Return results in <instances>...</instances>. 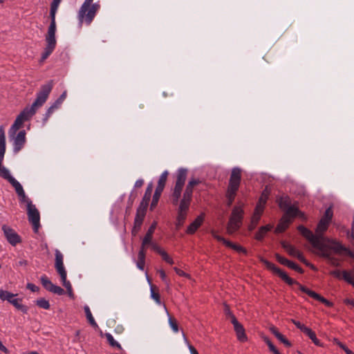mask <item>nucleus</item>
<instances>
[{
    "mask_svg": "<svg viewBox=\"0 0 354 354\" xmlns=\"http://www.w3.org/2000/svg\"><path fill=\"white\" fill-rule=\"evenodd\" d=\"M187 169L180 168L176 174V182L171 194V203L174 205H179L177 210L176 227L179 229L187 218V212L190 206V202L180 199L183 189L187 179Z\"/></svg>",
    "mask_w": 354,
    "mask_h": 354,
    "instance_id": "nucleus-1",
    "label": "nucleus"
},
{
    "mask_svg": "<svg viewBox=\"0 0 354 354\" xmlns=\"http://www.w3.org/2000/svg\"><path fill=\"white\" fill-rule=\"evenodd\" d=\"M260 261L266 266L268 269L271 270L274 274H277L283 281H284L286 283H288L290 286H292L293 284H297L299 286V288L301 291L303 292H305L310 297L322 302L324 305H326L328 307H332L333 306V304L328 301V299H325L324 297H322L317 292L308 289V288L302 286L295 280L292 279L290 277L288 276V274L281 270L279 268L276 266L274 263L268 261V260L265 259L263 257L260 258Z\"/></svg>",
    "mask_w": 354,
    "mask_h": 354,
    "instance_id": "nucleus-2",
    "label": "nucleus"
},
{
    "mask_svg": "<svg viewBox=\"0 0 354 354\" xmlns=\"http://www.w3.org/2000/svg\"><path fill=\"white\" fill-rule=\"evenodd\" d=\"M62 0H53L50 4V24L48 28L46 36V46L41 56V62L46 60L53 52L55 48L57 41L55 38L56 21L55 15Z\"/></svg>",
    "mask_w": 354,
    "mask_h": 354,
    "instance_id": "nucleus-3",
    "label": "nucleus"
},
{
    "mask_svg": "<svg viewBox=\"0 0 354 354\" xmlns=\"http://www.w3.org/2000/svg\"><path fill=\"white\" fill-rule=\"evenodd\" d=\"M53 87V80L48 81L41 86V90L37 94L35 102L30 106L26 107L19 115L24 120L27 121L36 113L37 109L41 107L47 100Z\"/></svg>",
    "mask_w": 354,
    "mask_h": 354,
    "instance_id": "nucleus-4",
    "label": "nucleus"
},
{
    "mask_svg": "<svg viewBox=\"0 0 354 354\" xmlns=\"http://www.w3.org/2000/svg\"><path fill=\"white\" fill-rule=\"evenodd\" d=\"M93 0H85L81 6L77 13L80 27H82L83 23L87 26L90 25L100 10V3H93Z\"/></svg>",
    "mask_w": 354,
    "mask_h": 354,
    "instance_id": "nucleus-5",
    "label": "nucleus"
},
{
    "mask_svg": "<svg viewBox=\"0 0 354 354\" xmlns=\"http://www.w3.org/2000/svg\"><path fill=\"white\" fill-rule=\"evenodd\" d=\"M241 180V170L239 167H234L232 169L230 177L229 185L227 189L226 198L227 199V205L232 204L236 192L239 189Z\"/></svg>",
    "mask_w": 354,
    "mask_h": 354,
    "instance_id": "nucleus-6",
    "label": "nucleus"
},
{
    "mask_svg": "<svg viewBox=\"0 0 354 354\" xmlns=\"http://www.w3.org/2000/svg\"><path fill=\"white\" fill-rule=\"evenodd\" d=\"M298 230L310 243L313 248L320 251L322 255H328L326 244L320 239L319 236L314 234L310 230L303 225H299Z\"/></svg>",
    "mask_w": 354,
    "mask_h": 354,
    "instance_id": "nucleus-7",
    "label": "nucleus"
},
{
    "mask_svg": "<svg viewBox=\"0 0 354 354\" xmlns=\"http://www.w3.org/2000/svg\"><path fill=\"white\" fill-rule=\"evenodd\" d=\"M243 214L244 211L241 206L234 207L227 226V232L229 234H234L241 227Z\"/></svg>",
    "mask_w": 354,
    "mask_h": 354,
    "instance_id": "nucleus-8",
    "label": "nucleus"
},
{
    "mask_svg": "<svg viewBox=\"0 0 354 354\" xmlns=\"http://www.w3.org/2000/svg\"><path fill=\"white\" fill-rule=\"evenodd\" d=\"M55 268L59 274L62 285L66 290L72 288L71 283L67 280V272L64 266V257L59 250H55Z\"/></svg>",
    "mask_w": 354,
    "mask_h": 354,
    "instance_id": "nucleus-9",
    "label": "nucleus"
},
{
    "mask_svg": "<svg viewBox=\"0 0 354 354\" xmlns=\"http://www.w3.org/2000/svg\"><path fill=\"white\" fill-rule=\"evenodd\" d=\"M25 203L26 204L28 221L32 225L34 232L37 233L40 227L39 212L31 200H28Z\"/></svg>",
    "mask_w": 354,
    "mask_h": 354,
    "instance_id": "nucleus-10",
    "label": "nucleus"
},
{
    "mask_svg": "<svg viewBox=\"0 0 354 354\" xmlns=\"http://www.w3.org/2000/svg\"><path fill=\"white\" fill-rule=\"evenodd\" d=\"M281 245L282 248L289 254V255L297 257L300 261L305 263L306 266H310L312 269H315V266L308 263L304 255L293 245L286 241H281Z\"/></svg>",
    "mask_w": 354,
    "mask_h": 354,
    "instance_id": "nucleus-11",
    "label": "nucleus"
},
{
    "mask_svg": "<svg viewBox=\"0 0 354 354\" xmlns=\"http://www.w3.org/2000/svg\"><path fill=\"white\" fill-rule=\"evenodd\" d=\"M2 230L6 240L12 246H15L17 244L21 242L20 236L10 227L3 225L2 226Z\"/></svg>",
    "mask_w": 354,
    "mask_h": 354,
    "instance_id": "nucleus-12",
    "label": "nucleus"
},
{
    "mask_svg": "<svg viewBox=\"0 0 354 354\" xmlns=\"http://www.w3.org/2000/svg\"><path fill=\"white\" fill-rule=\"evenodd\" d=\"M201 183V180L199 179L192 178L190 179L186 185L185 189L183 192V197L181 199L184 201H187L191 203L193 195V190L194 186Z\"/></svg>",
    "mask_w": 354,
    "mask_h": 354,
    "instance_id": "nucleus-13",
    "label": "nucleus"
},
{
    "mask_svg": "<svg viewBox=\"0 0 354 354\" xmlns=\"http://www.w3.org/2000/svg\"><path fill=\"white\" fill-rule=\"evenodd\" d=\"M15 188L21 203H25L30 200L26 195L21 185L14 178L9 182Z\"/></svg>",
    "mask_w": 354,
    "mask_h": 354,
    "instance_id": "nucleus-14",
    "label": "nucleus"
},
{
    "mask_svg": "<svg viewBox=\"0 0 354 354\" xmlns=\"http://www.w3.org/2000/svg\"><path fill=\"white\" fill-rule=\"evenodd\" d=\"M232 324L234 326V329L236 332L237 339L242 342H246L248 337L245 335V328L243 326L240 324L236 317H233V320H232Z\"/></svg>",
    "mask_w": 354,
    "mask_h": 354,
    "instance_id": "nucleus-15",
    "label": "nucleus"
},
{
    "mask_svg": "<svg viewBox=\"0 0 354 354\" xmlns=\"http://www.w3.org/2000/svg\"><path fill=\"white\" fill-rule=\"evenodd\" d=\"M26 142V132L24 130L20 131L15 138L13 143V150L15 153H18L24 146Z\"/></svg>",
    "mask_w": 354,
    "mask_h": 354,
    "instance_id": "nucleus-16",
    "label": "nucleus"
},
{
    "mask_svg": "<svg viewBox=\"0 0 354 354\" xmlns=\"http://www.w3.org/2000/svg\"><path fill=\"white\" fill-rule=\"evenodd\" d=\"M153 188V187L152 183H149L147 187V189L145 190L144 196H143V198L140 202V204L138 208H141V209L147 210V208L149 205V202L151 198Z\"/></svg>",
    "mask_w": 354,
    "mask_h": 354,
    "instance_id": "nucleus-17",
    "label": "nucleus"
},
{
    "mask_svg": "<svg viewBox=\"0 0 354 354\" xmlns=\"http://www.w3.org/2000/svg\"><path fill=\"white\" fill-rule=\"evenodd\" d=\"M146 211L147 210L141 209V208L137 209L135 219H134L133 230H135L136 229H137L138 230H140V228L142 224L144 218L145 216ZM136 232H134V231L132 232L133 235H136Z\"/></svg>",
    "mask_w": 354,
    "mask_h": 354,
    "instance_id": "nucleus-18",
    "label": "nucleus"
},
{
    "mask_svg": "<svg viewBox=\"0 0 354 354\" xmlns=\"http://www.w3.org/2000/svg\"><path fill=\"white\" fill-rule=\"evenodd\" d=\"M204 220L203 214L198 216L196 219L187 227L186 232L189 234H193L198 228L202 225Z\"/></svg>",
    "mask_w": 354,
    "mask_h": 354,
    "instance_id": "nucleus-19",
    "label": "nucleus"
},
{
    "mask_svg": "<svg viewBox=\"0 0 354 354\" xmlns=\"http://www.w3.org/2000/svg\"><path fill=\"white\" fill-rule=\"evenodd\" d=\"M330 243H331V245L328 246V248H329L330 252H331V250L334 251L335 253H340L342 252H345L348 253L349 255H351V256L352 255L351 252L348 248H346L345 246L342 245L340 243L335 241H331Z\"/></svg>",
    "mask_w": 354,
    "mask_h": 354,
    "instance_id": "nucleus-20",
    "label": "nucleus"
},
{
    "mask_svg": "<svg viewBox=\"0 0 354 354\" xmlns=\"http://www.w3.org/2000/svg\"><path fill=\"white\" fill-rule=\"evenodd\" d=\"M268 198V194H266L265 192H263L261 194V195L259 199V201L256 205L254 212H257L258 213H260L262 214Z\"/></svg>",
    "mask_w": 354,
    "mask_h": 354,
    "instance_id": "nucleus-21",
    "label": "nucleus"
},
{
    "mask_svg": "<svg viewBox=\"0 0 354 354\" xmlns=\"http://www.w3.org/2000/svg\"><path fill=\"white\" fill-rule=\"evenodd\" d=\"M328 222L326 221L325 219H320L316 228V234L320 237V239L323 241V234L327 230Z\"/></svg>",
    "mask_w": 354,
    "mask_h": 354,
    "instance_id": "nucleus-22",
    "label": "nucleus"
},
{
    "mask_svg": "<svg viewBox=\"0 0 354 354\" xmlns=\"http://www.w3.org/2000/svg\"><path fill=\"white\" fill-rule=\"evenodd\" d=\"M290 222V219L287 218V216H282L275 228V233L279 234L283 232L288 228Z\"/></svg>",
    "mask_w": 354,
    "mask_h": 354,
    "instance_id": "nucleus-23",
    "label": "nucleus"
},
{
    "mask_svg": "<svg viewBox=\"0 0 354 354\" xmlns=\"http://www.w3.org/2000/svg\"><path fill=\"white\" fill-rule=\"evenodd\" d=\"M273 226L270 224L262 226L259 228V231L255 234V239L257 241L263 239L266 234L272 229Z\"/></svg>",
    "mask_w": 354,
    "mask_h": 354,
    "instance_id": "nucleus-24",
    "label": "nucleus"
},
{
    "mask_svg": "<svg viewBox=\"0 0 354 354\" xmlns=\"http://www.w3.org/2000/svg\"><path fill=\"white\" fill-rule=\"evenodd\" d=\"M284 211H285V214H283V216H287V218H290V220H291V218L296 217L297 216H298L300 214V211L295 205L290 206L289 207L286 209Z\"/></svg>",
    "mask_w": 354,
    "mask_h": 354,
    "instance_id": "nucleus-25",
    "label": "nucleus"
},
{
    "mask_svg": "<svg viewBox=\"0 0 354 354\" xmlns=\"http://www.w3.org/2000/svg\"><path fill=\"white\" fill-rule=\"evenodd\" d=\"M22 301V299L21 298H15L14 297L12 301H10V304L13 305L17 310H21L24 313H27L28 307L21 304Z\"/></svg>",
    "mask_w": 354,
    "mask_h": 354,
    "instance_id": "nucleus-26",
    "label": "nucleus"
},
{
    "mask_svg": "<svg viewBox=\"0 0 354 354\" xmlns=\"http://www.w3.org/2000/svg\"><path fill=\"white\" fill-rule=\"evenodd\" d=\"M156 225H157V223L156 222H153L151 226L149 227L147 233L145 234L144 238L142 239H144V243H146V242H151L152 239H153V234L154 233V231L156 230Z\"/></svg>",
    "mask_w": 354,
    "mask_h": 354,
    "instance_id": "nucleus-27",
    "label": "nucleus"
},
{
    "mask_svg": "<svg viewBox=\"0 0 354 354\" xmlns=\"http://www.w3.org/2000/svg\"><path fill=\"white\" fill-rule=\"evenodd\" d=\"M17 295L13 294L8 290L0 289V299L3 301H7L10 304V301Z\"/></svg>",
    "mask_w": 354,
    "mask_h": 354,
    "instance_id": "nucleus-28",
    "label": "nucleus"
},
{
    "mask_svg": "<svg viewBox=\"0 0 354 354\" xmlns=\"http://www.w3.org/2000/svg\"><path fill=\"white\" fill-rule=\"evenodd\" d=\"M168 174H169L168 171L165 170L160 175V176L158 179V185L156 187V188L158 189V191L159 190L163 191L165 186L167 179Z\"/></svg>",
    "mask_w": 354,
    "mask_h": 354,
    "instance_id": "nucleus-29",
    "label": "nucleus"
},
{
    "mask_svg": "<svg viewBox=\"0 0 354 354\" xmlns=\"http://www.w3.org/2000/svg\"><path fill=\"white\" fill-rule=\"evenodd\" d=\"M40 281L43 287L48 291L51 292L55 284L51 282L47 276L45 274L42 275L40 278Z\"/></svg>",
    "mask_w": 354,
    "mask_h": 354,
    "instance_id": "nucleus-30",
    "label": "nucleus"
},
{
    "mask_svg": "<svg viewBox=\"0 0 354 354\" xmlns=\"http://www.w3.org/2000/svg\"><path fill=\"white\" fill-rule=\"evenodd\" d=\"M84 309L86 319H87L88 322H89V324L95 328H98V325L97 324L96 322L95 321L89 307L88 306H85Z\"/></svg>",
    "mask_w": 354,
    "mask_h": 354,
    "instance_id": "nucleus-31",
    "label": "nucleus"
},
{
    "mask_svg": "<svg viewBox=\"0 0 354 354\" xmlns=\"http://www.w3.org/2000/svg\"><path fill=\"white\" fill-rule=\"evenodd\" d=\"M2 162H0V176L10 182L14 177L11 176L10 171L2 165Z\"/></svg>",
    "mask_w": 354,
    "mask_h": 354,
    "instance_id": "nucleus-32",
    "label": "nucleus"
},
{
    "mask_svg": "<svg viewBox=\"0 0 354 354\" xmlns=\"http://www.w3.org/2000/svg\"><path fill=\"white\" fill-rule=\"evenodd\" d=\"M261 214L258 213L257 212H254V214L251 218L250 224L249 225L250 230H253L256 227V226L259 223V221L261 219Z\"/></svg>",
    "mask_w": 354,
    "mask_h": 354,
    "instance_id": "nucleus-33",
    "label": "nucleus"
},
{
    "mask_svg": "<svg viewBox=\"0 0 354 354\" xmlns=\"http://www.w3.org/2000/svg\"><path fill=\"white\" fill-rule=\"evenodd\" d=\"M279 207L285 210L290 206H291V201L289 197L288 196H282L278 201Z\"/></svg>",
    "mask_w": 354,
    "mask_h": 354,
    "instance_id": "nucleus-34",
    "label": "nucleus"
},
{
    "mask_svg": "<svg viewBox=\"0 0 354 354\" xmlns=\"http://www.w3.org/2000/svg\"><path fill=\"white\" fill-rule=\"evenodd\" d=\"M226 246L233 249L234 250L236 251L239 253H243L244 254H248V251L245 248H243V246H241L240 245L234 243L231 241L226 243Z\"/></svg>",
    "mask_w": 354,
    "mask_h": 354,
    "instance_id": "nucleus-35",
    "label": "nucleus"
},
{
    "mask_svg": "<svg viewBox=\"0 0 354 354\" xmlns=\"http://www.w3.org/2000/svg\"><path fill=\"white\" fill-rule=\"evenodd\" d=\"M316 346H322L321 342L319 339H317L316 334L314 331H313L310 328L306 330L304 333Z\"/></svg>",
    "mask_w": 354,
    "mask_h": 354,
    "instance_id": "nucleus-36",
    "label": "nucleus"
},
{
    "mask_svg": "<svg viewBox=\"0 0 354 354\" xmlns=\"http://www.w3.org/2000/svg\"><path fill=\"white\" fill-rule=\"evenodd\" d=\"M145 254L141 252L138 254V261H136V266L140 270H144L145 266Z\"/></svg>",
    "mask_w": 354,
    "mask_h": 354,
    "instance_id": "nucleus-37",
    "label": "nucleus"
},
{
    "mask_svg": "<svg viewBox=\"0 0 354 354\" xmlns=\"http://www.w3.org/2000/svg\"><path fill=\"white\" fill-rule=\"evenodd\" d=\"M165 308L167 315L169 316L168 322H169V324L170 327L171 328V329L173 330V331L174 333H178L179 329H178V325L176 320L175 319L172 318L171 316H169V312L167 311V309L165 306Z\"/></svg>",
    "mask_w": 354,
    "mask_h": 354,
    "instance_id": "nucleus-38",
    "label": "nucleus"
},
{
    "mask_svg": "<svg viewBox=\"0 0 354 354\" xmlns=\"http://www.w3.org/2000/svg\"><path fill=\"white\" fill-rule=\"evenodd\" d=\"M162 192V190L158 191V189L156 188L154 194L153 196V199H152V201L151 203V206H150L151 209H153V207H155L157 205L158 200L160 197Z\"/></svg>",
    "mask_w": 354,
    "mask_h": 354,
    "instance_id": "nucleus-39",
    "label": "nucleus"
},
{
    "mask_svg": "<svg viewBox=\"0 0 354 354\" xmlns=\"http://www.w3.org/2000/svg\"><path fill=\"white\" fill-rule=\"evenodd\" d=\"M326 248L327 250L328 255L325 256V255H322V254H321V255L324 257L327 258L331 265H333L334 266H339L338 259L331 256V252H330L329 248H328L327 245H326Z\"/></svg>",
    "mask_w": 354,
    "mask_h": 354,
    "instance_id": "nucleus-40",
    "label": "nucleus"
},
{
    "mask_svg": "<svg viewBox=\"0 0 354 354\" xmlns=\"http://www.w3.org/2000/svg\"><path fill=\"white\" fill-rule=\"evenodd\" d=\"M105 335H106V338L109 344L111 346L116 347L118 349H122L121 345L117 341L115 340V339L113 338V337L111 334L106 333Z\"/></svg>",
    "mask_w": 354,
    "mask_h": 354,
    "instance_id": "nucleus-41",
    "label": "nucleus"
},
{
    "mask_svg": "<svg viewBox=\"0 0 354 354\" xmlns=\"http://www.w3.org/2000/svg\"><path fill=\"white\" fill-rule=\"evenodd\" d=\"M24 120L21 118H20L19 115L17 117L14 124L11 127V131L13 130V133H15L16 131H17L23 124Z\"/></svg>",
    "mask_w": 354,
    "mask_h": 354,
    "instance_id": "nucleus-42",
    "label": "nucleus"
},
{
    "mask_svg": "<svg viewBox=\"0 0 354 354\" xmlns=\"http://www.w3.org/2000/svg\"><path fill=\"white\" fill-rule=\"evenodd\" d=\"M36 304L43 308V309H46V310H48L50 308V304H49V301L48 300H46V299L44 298H41L39 299H37L36 301Z\"/></svg>",
    "mask_w": 354,
    "mask_h": 354,
    "instance_id": "nucleus-43",
    "label": "nucleus"
},
{
    "mask_svg": "<svg viewBox=\"0 0 354 354\" xmlns=\"http://www.w3.org/2000/svg\"><path fill=\"white\" fill-rule=\"evenodd\" d=\"M333 209L330 207H329L326 209L324 215L321 219H325L326 221L330 223L333 218Z\"/></svg>",
    "mask_w": 354,
    "mask_h": 354,
    "instance_id": "nucleus-44",
    "label": "nucleus"
},
{
    "mask_svg": "<svg viewBox=\"0 0 354 354\" xmlns=\"http://www.w3.org/2000/svg\"><path fill=\"white\" fill-rule=\"evenodd\" d=\"M67 92L66 91H64L62 94L59 97V98L53 103V106H55L57 109L59 107V106L62 104V103L64 101V100L66 97Z\"/></svg>",
    "mask_w": 354,
    "mask_h": 354,
    "instance_id": "nucleus-45",
    "label": "nucleus"
},
{
    "mask_svg": "<svg viewBox=\"0 0 354 354\" xmlns=\"http://www.w3.org/2000/svg\"><path fill=\"white\" fill-rule=\"evenodd\" d=\"M183 339H184L185 344L187 345V346L189 348L190 353L191 354H198L197 350L192 345H191L189 344L187 337L185 336V335L183 332Z\"/></svg>",
    "mask_w": 354,
    "mask_h": 354,
    "instance_id": "nucleus-46",
    "label": "nucleus"
},
{
    "mask_svg": "<svg viewBox=\"0 0 354 354\" xmlns=\"http://www.w3.org/2000/svg\"><path fill=\"white\" fill-rule=\"evenodd\" d=\"M160 255L162 257V259L169 264L172 265L174 263L173 259L168 255V254L165 251L162 250L160 252Z\"/></svg>",
    "mask_w": 354,
    "mask_h": 354,
    "instance_id": "nucleus-47",
    "label": "nucleus"
},
{
    "mask_svg": "<svg viewBox=\"0 0 354 354\" xmlns=\"http://www.w3.org/2000/svg\"><path fill=\"white\" fill-rule=\"evenodd\" d=\"M57 109L55 106H54L53 104L46 111L44 118V123H46L49 118V117L51 115V114L54 112V111Z\"/></svg>",
    "mask_w": 354,
    "mask_h": 354,
    "instance_id": "nucleus-48",
    "label": "nucleus"
},
{
    "mask_svg": "<svg viewBox=\"0 0 354 354\" xmlns=\"http://www.w3.org/2000/svg\"><path fill=\"white\" fill-rule=\"evenodd\" d=\"M275 258L279 263H281L283 266H287V265L290 261V260L287 259L286 258L281 256L279 254H275Z\"/></svg>",
    "mask_w": 354,
    "mask_h": 354,
    "instance_id": "nucleus-49",
    "label": "nucleus"
},
{
    "mask_svg": "<svg viewBox=\"0 0 354 354\" xmlns=\"http://www.w3.org/2000/svg\"><path fill=\"white\" fill-rule=\"evenodd\" d=\"M151 297L155 300V301L158 304H161L160 301V297L158 292H156L153 288V287H151Z\"/></svg>",
    "mask_w": 354,
    "mask_h": 354,
    "instance_id": "nucleus-50",
    "label": "nucleus"
},
{
    "mask_svg": "<svg viewBox=\"0 0 354 354\" xmlns=\"http://www.w3.org/2000/svg\"><path fill=\"white\" fill-rule=\"evenodd\" d=\"M342 279H343L344 281H346L347 283H351L353 281V277L351 276V274L346 271V270H344L342 271Z\"/></svg>",
    "mask_w": 354,
    "mask_h": 354,
    "instance_id": "nucleus-51",
    "label": "nucleus"
},
{
    "mask_svg": "<svg viewBox=\"0 0 354 354\" xmlns=\"http://www.w3.org/2000/svg\"><path fill=\"white\" fill-rule=\"evenodd\" d=\"M149 246H151V249L159 254L163 250L156 242L153 241L149 243Z\"/></svg>",
    "mask_w": 354,
    "mask_h": 354,
    "instance_id": "nucleus-52",
    "label": "nucleus"
},
{
    "mask_svg": "<svg viewBox=\"0 0 354 354\" xmlns=\"http://www.w3.org/2000/svg\"><path fill=\"white\" fill-rule=\"evenodd\" d=\"M6 153V142H0V162H3Z\"/></svg>",
    "mask_w": 354,
    "mask_h": 354,
    "instance_id": "nucleus-53",
    "label": "nucleus"
},
{
    "mask_svg": "<svg viewBox=\"0 0 354 354\" xmlns=\"http://www.w3.org/2000/svg\"><path fill=\"white\" fill-rule=\"evenodd\" d=\"M51 292L57 295H63L64 294V290L61 287L55 285L51 290Z\"/></svg>",
    "mask_w": 354,
    "mask_h": 354,
    "instance_id": "nucleus-54",
    "label": "nucleus"
},
{
    "mask_svg": "<svg viewBox=\"0 0 354 354\" xmlns=\"http://www.w3.org/2000/svg\"><path fill=\"white\" fill-rule=\"evenodd\" d=\"M292 323L300 329L304 333L306 332V330L308 328V327L306 326L304 324H301L299 322L292 319Z\"/></svg>",
    "mask_w": 354,
    "mask_h": 354,
    "instance_id": "nucleus-55",
    "label": "nucleus"
},
{
    "mask_svg": "<svg viewBox=\"0 0 354 354\" xmlns=\"http://www.w3.org/2000/svg\"><path fill=\"white\" fill-rule=\"evenodd\" d=\"M212 235L215 239H216L218 241L223 242L225 245H226V243L230 242V241H227L225 239H224L223 237H222L221 236H219L218 234H217L216 233V232H214V231L212 232Z\"/></svg>",
    "mask_w": 354,
    "mask_h": 354,
    "instance_id": "nucleus-56",
    "label": "nucleus"
},
{
    "mask_svg": "<svg viewBox=\"0 0 354 354\" xmlns=\"http://www.w3.org/2000/svg\"><path fill=\"white\" fill-rule=\"evenodd\" d=\"M149 244V242L144 243V239H142L140 249L138 252H142V253L146 255V250L147 249Z\"/></svg>",
    "mask_w": 354,
    "mask_h": 354,
    "instance_id": "nucleus-57",
    "label": "nucleus"
},
{
    "mask_svg": "<svg viewBox=\"0 0 354 354\" xmlns=\"http://www.w3.org/2000/svg\"><path fill=\"white\" fill-rule=\"evenodd\" d=\"M174 270L176 272V273L180 277H189V275L188 274L185 273L183 270L176 267L174 268Z\"/></svg>",
    "mask_w": 354,
    "mask_h": 354,
    "instance_id": "nucleus-58",
    "label": "nucleus"
},
{
    "mask_svg": "<svg viewBox=\"0 0 354 354\" xmlns=\"http://www.w3.org/2000/svg\"><path fill=\"white\" fill-rule=\"evenodd\" d=\"M330 274L339 279H341L342 277V272L339 270L331 271Z\"/></svg>",
    "mask_w": 354,
    "mask_h": 354,
    "instance_id": "nucleus-59",
    "label": "nucleus"
},
{
    "mask_svg": "<svg viewBox=\"0 0 354 354\" xmlns=\"http://www.w3.org/2000/svg\"><path fill=\"white\" fill-rule=\"evenodd\" d=\"M225 313L227 316H228L229 317H230L231 319V321L233 320V317H236L234 314L231 312V310H230L228 306L225 305Z\"/></svg>",
    "mask_w": 354,
    "mask_h": 354,
    "instance_id": "nucleus-60",
    "label": "nucleus"
},
{
    "mask_svg": "<svg viewBox=\"0 0 354 354\" xmlns=\"http://www.w3.org/2000/svg\"><path fill=\"white\" fill-rule=\"evenodd\" d=\"M6 142L5 130L3 126H0V142Z\"/></svg>",
    "mask_w": 354,
    "mask_h": 354,
    "instance_id": "nucleus-61",
    "label": "nucleus"
},
{
    "mask_svg": "<svg viewBox=\"0 0 354 354\" xmlns=\"http://www.w3.org/2000/svg\"><path fill=\"white\" fill-rule=\"evenodd\" d=\"M268 346L271 352L273 353V354H281L279 351L277 350V348L274 346V345L271 342L268 344Z\"/></svg>",
    "mask_w": 354,
    "mask_h": 354,
    "instance_id": "nucleus-62",
    "label": "nucleus"
},
{
    "mask_svg": "<svg viewBox=\"0 0 354 354\" xmlns=\"http://www.w3.org/2000/svg\"><path fill=\"white\" fill-rule=\"evenodd\" d=\"M27 288L30 290L32 292H37L39 290V287L33 283H28L27 284Z\"/></svg>",
    "mask_w": 354,
    "mask_h": 354,
    "instance_id": "nucleus-63",
    "label": "nucleus"
},
{
    "mask_svg": "<svg viewBox=\"0 0 354 354\" xmlns=\"http://www.w3.org/2000/svg\"><path fill=\"white\" fill-rule=\"evenodd\" d=\"M158 273L160 274V277L161 278V279L165 282L167 284L168 283V281H167V276H166V274H165V272L163 270H160L158 271Z\"/></svg>",
    "mask_w": 354,
    "mask_h": 354,
    "instance_id": "nucleus-64",
    "label": "nucleus"
}]
</instances>
